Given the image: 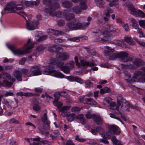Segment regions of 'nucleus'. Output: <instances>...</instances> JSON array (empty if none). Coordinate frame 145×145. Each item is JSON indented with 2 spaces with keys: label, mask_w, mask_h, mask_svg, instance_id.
Listing matches in <instances>:
<instances>
[{
  "label": "nucleus",
  "mask_w": 145,
  "mask_h": 145,
  "mask_svg": "<svg viewBox=\"0 0 145 145\" xmlns=\"http://www.w3.org/2000/svg\"><path fill=\"white\" fill-rule=\"evenodd\" d=\"M23 6L22 4H16L15 9L17 10H21L23 8Z\"/></svg>",
  "instance_id": "48"
},
{
  "label": "nucleus",
  "mask_w": 145,
  "mask_h": 145,
  "mask_svg": "<svg viewBox=\"0 0 145 145\" xmlns=\"http://www.w3.org/2000/svg\"><path fill=\"white\" fill-rule=\"evenodd\" d=\"M130 20L132 24V26L134 28L137 29L139 28L137 22L135 19L132 18H131Z\"/></svg>",
  "instance_id": "28"
},
{
  "label": "nucleus",
  "mask_w": 145,
  "mask_h": 145,
  "mask_svg": "<svg viewBox=\"0 0 145 145\" xmlns=\"http://www.w3.org/2000/svg\"><path fill=\"white\" fill-rule=\"evenodd\" d=\"M33 109L36 111H38L40 110L41 107L40 106L37 104H35L33 106Z\"/></svg>",
  "instance_id": "49"
},
{
  "label": "nucleus",
  "mask_w": 145,
  "mask_h": 145,
  "mask_svg": "<svg viewBox=\"0 0 145 145\" xmlns=\"http://www.w3.org/2000/svg\"><path fill=\"white\" fill-rule=\"evenodd\" d=\"M81 110V108L78 107H74L71 109V111L72 112H76L79 111Z\"/></svg>",
  "instance_id": "47"
},
{
  "label": "nucleus",
  "mask_w": 145,
  "mask_h": 145,
  "mask_svg": "<svg viewBox=\"0 0 145 145\" xmlns=\"http://www.w3.org/2000/svg\"><path fill=\"white\" fill-rule=\"evenodd\" d=\"M63 6L65 8H69L72 6L71 2L68 1H65L62 3Z\"/></svg>",
  "instance_id": "35"
},
{
  "label": "nucleus",
  "mask_w": 145,
  "mask_h": 145,
  "mask_svg": "<svg viewBox=\"0 0 145 145\" xmlns=\"http://www.w3.org/2000/svg\"><path fill=\"white\" fill-rule=\"evenodd\" d=\"M67 120L69 122H72L76 118V116L73 113L70 114L67 116Z\"/></svg>",
  "instance_id": "32"
},
{
  "label": "nucleus",
  "mask_w": 145,
  "mask_h": 145,
  "mask_svg": "<svg viewBox=\"0 0 145 145\" xmlns=\"http://www.w3.org/2000/svg\"><path fill=\"white\" fill-rule=\"evenodd\" d=\"M105 27L108 30L111 32H118L120 31V29L118 28H116L115 26L113 24H106L105 26Z\"/></svg>",
  "instance_id": "17"
},
{
  "label": "nucleus",
  "mask_w": 145,
  "mask_h": 145,
  "mask_svg": "<svg viewBox=\"0 0 145 145\" xmlns=\"http://www.w3.org/2000/svg\"><path fill=\"white\" fill-rule=\"evenodd\" d=\"M93 119L97 124H101L103 120L101 117L99 115H93Z\"/></svg>",
  "instance_id": "20"
},
{
  "label": "nucleus",
  "mask_w": 145,
  "mask_h": 145,
  "mask_svg": "<svg viewBox=\"0 0 145 145\" xmlns=\"http://www.w3.org/2000/svg\"><path fill=\"white\" fill-rule=\"evenodd\" d=\"M64 34V32L61 31L54 30V35L58 36L59 35H63Z\"/></svg>",
  "instance_id": "46"
},
{
  "label": "nucleus",
  "mask_w": 145,
  "mask_h": 145,
  "mask_svg": "<svg viewBox=\"0 0 145 145\" xmlns=\"http://www.w3.org/2000/svg\"><path fill=\"white\" fill-rule=\"evenodd\" d=\"M126 5L128 10L130 11L131 14L137 17L142 18L145 17V13L142 10L134 8L131 2H126Z\"/></svg>",
  "instance_id": "6"
},
{
  "label": "nucleus",
  "mask_w": 145,
  "mask_h": 145,
  "mask_svg": "<svg viewBox=\"0 0 145 145\" xmlns=\"http://www.w3.org/2000/svg\"><path fill=\"white\" fill-rule=\"evenodd\" d=\"M87 0H72L74 3H77L80 1V7L78 6L74 7L73 8V10L76 14H80L81 12V10H86L87 8V6L86 4V2Z\"/></svg>",
  "instance_id": "8"
},
{
  "label": "nucleus",
  "mask_w": 145,
  "mask_h": 145,
  "mask_svg": "<svg viewBox=\"0 0 145 145\" xmlns=\"http://www.w3.org/2000/svg\"><path fill=\"white\" fill-rule=\"evenodd\" d=\"M47 36L46 35H43L40 37L38 39V41H42L46 39L47 38Z\"/></svg>",
  "instance_id": "58"
},
{
  "label": "nucleus",
  "mask_w": 145,
  "mask_h": 145,
  "mask_svg": "<svg viewBox=\"0 0 145 145\" xmlns=\"http://www.w3.org/2000/svg\"><path fill=\"white\" fill-rule=\"evenodd\" d=\"M61 106L59 108H58L59 109V110L60 111L62 112H65L67 111L68 110H69L71 108V106H65L61 107Z\"/></svg>",
  "instance_id": "38"
},
{
  "label": "nucleus",
  "mask_w": 145,
  "mask_h": 145,
  "mask_svg": "<svg viewBox=\"0 0 145 145\" xmlns=\"http://www.w3.org/2000/svg\"><path fill=\"white\" fill-rule=\"evenodd\" d=\"M54 133L55 135L53 136L52 134H51L50 136L52 138H55L57 137V136H59L60 135V133L57 131H55L54 132Z\"/></svg>",
  "instance_id": "55"
},
{
  "label": "nucleus",
  "mask_w": 145,
  "mask_h": 145,
  "mask_svg": "<svg viewBox=\"0 0 145 145\" xmlns=\"http://www.w3.org/2000/svg\"><path fill=\"white\" fill-rule=\"evenodd\" d=\"M13 76L16 78L19 81H22V74L20 71H15L13 74Z\"/></svg>",
  "instance_id": "21"
},
{
  "label": "nucleus",
  "mask_w": 145,
  "mask_h": 145,
  "mask_svg": "<svg viewBox=\"0 0 145 145\" xmlns=\"http://www.w3.org/2000/svg\"><path fill=\"white\" fill-rule=\"evenodd\" d=\"M43 3L44 4L50 7L53 6L51 0H44L43 1Z\"/></svg>",
  "instance_id": "42"
},
{
  "label": "nucleus",
  "mask_w": 145,
  "mask_h": 145,
  "mask_svg": "<svg viewBox=\"0 0 145 145\" xmlns=\"http://www.w3.org/2000/svg\"><path fill=\"white\" fill-rule=\"evenodd\" d=\"M76 118L80 120V123L83 125H85L86 121L84 117V115L82 114H80L76 116Z\"/></svg>",
  "instance_id": "23"
},
{
  "label": "nucleus",
  "mask_w": 145,
  "mask_h": 145,
  "mask_svg": "<svg viewBox=\"0 0 145 145\" xmlns=\"http://www.w3.org/2000/svg\"><path fill=\"white\" fill-rule=\"evenodd\" d=\"M118 105H116V103L113 102L110 103V108L112 110H117L121 105V102L120 100L121 99L118 98Z\"/></svg>",
  "instance_id": "19"
},
{
  "label": "nucleus",
  "mask_w": 145,
  "mask_h": 145,
  "mask_svg": "<svg viewBox=\"0 0 145 145\" xmlns=\"http://www.w3.org/2000/svg\"><path fill=\"white\" fill-rule=\"evenodd\" d=\"M128 54L125 52H122L120 53H115L113 54L110 57V59L111 60H115L117 58H119L121 61L124 62H127L126 64H121V67L123 69H127L128 68H132L133 67H131L130 65L129 64V62L132 61V59L131 57H127Z\"/></svg>",
  "instance_id": "2"
},
{
  "label": "nucleus",
  "mask_w": 145,
  "mask_h": 145,
  "mask_svg": "<svg viewBox=\"0 0 145 145\" xmlns=\"http://www.w3.org/2000/svg\"><path fill=\"white\" fill-rule=\"evenodd\" d=\"M124 41L126 42L129 45H132L133 44V39L131 37L126 36L124 37Z\"/></svg>",
  "instance_id": "30"
},
{
  "label": "nucleus",
  "mask_w": 145,
  "mask_h": 145,
  "mask_svg": "<svg viewBox=\"0 0 145 145\" xmlns=\"http://www.w3.org/2000/svg\"><path fill=\"white\" fill-rule=\"evenodd\" d=\"M74 59L75 61L76 65L79 67H80L81 66L83 67H85L86 66L93 67L96 65V64L94 61L89 62L85 61L83 60H80V64L78 63V57L76 56L75 57Z\"/></svg>",
  "instance_id": "10"
},
{
  "label": "nucleus",
  "mask_w": 145,
  "mask_h": 145,
  "mask_svg": "<svg viewBox=\"0 0 145 145\" xmlns=\"http://www.w3.org/2000/svg\"><path fill=\"white\" fill-rule=\"evenodd\" d=\"M61 95L60 93H56L54 94V97L55 99L54 101L53 102V104L57 106L58 108H59L63 106V103H62L58 102L59 99Z\"/></svg>",
  "instance_id": "15"
},
{
  "label": "nucleus",
  "mask_w": 145,
  "mask_h": 145,
  "mask_svg": "<svg viewBox=\"0 0 145 145\" xmlns=\"http://www.w3.org/2000/svg\"><path fill=\"white\" fill-rule=\"evenodd\" d=\"M54 16H56L57 17L59 18H62L63 16H65V12L64 13H63V12L60 11H58L56 12H55L54 11Z\"/></svg>",
  "instance_id": "36"
},
{
  "label": "nucleus",
  "mask_w": 145,
  "mask_h": 145,
  "mask_svg": "<svg viewBox=\"0 0 145 145\" xmlns=\"http://www.w3.org/2000/svg\"><path fill=\"white\" fill-rule=\"evenodd\" d=\"M26 60V59L25 57H23L19 61V63L20 65H24L25 63V62Z\"/></svg>",
  "instance_id": "60"
},
{
  "label": "nucleus",
  "mask_w": 145,
  "mask_h": 145,
  "mask_svg": "<svg viewBox=\"0 0 145 145\" xmlns=\"http://www.w3.org/2000/svg\"><path fill=\"white\" fill-rule=\"evenodd\" d=\"M119 0H112V1L109 3V6L112 7L113 6H115V7H118V4L116 2L118 1Z\"/></svg>",
  "instance_id": "39"
},
{
  "label": "nucleus",
  "mask_w": 145,
  "mask_h": 145,
  "mask_svg": "<svg viewBox=\"0 0 145 145\" xmlns=\"http://www.w3.org/2000/svg\"><path fill=\"white\" fill-rule=\"evenodd\" d=\"M17 13L24 17L26 20V27L28 30H33L38 28L37 25L39 24V22L38 21H35L32 18L31 16L27 15L24 12L19 11Z\"/></svg>",
  "instance_id": "3"
},
{
  "label": "nucleus",
  "mask_w": 145,
  "mask_h": 145,
  "mask_svg": "<svg viewBox=\"0 0 145 145\" xmlns=\"http://www.w3.org/2000/svg\"><path fill=\"white\" fill-rule=\"evenodd\" d=\"M111 140L115 145H123L121 143L120 141L117 140L116 137L114 136L112 137Z\"/></svg>",
  "instance_id": "34"
},
{
  "label": "nucleus",
  "mask_w": 145,
  "mask_h": 145,
  "mask_svg": "<svg viewBox=\"0 0 145 145\" xmlns=\"http://www.w3.org/2000/svg\"><path fill=\"white\" fill-rule=\"evenodd\" d=\"M110 131L106 133L105 134H103L104 138H106L109 139L110 137Z\"/></svg>",
  "instance_id": "53"
},
{
  "label": "nucleus",
  "mask_w": 145,
  "mask_h": 145,
  "mask_svg": "<svg viewBox=\"0 0 145 145\" xmlns=\"http://www.w3.org/2000/svg\"><path fill=\"white\" fill-rule=\"evenodd\" d=\"M1 76L4 79L10 80L12 79L10 75L8 73L2 72L1 74Z\"/></svg>",
  "instance_id": "33"
},
{
  "label": "nucleus",
  "mask_w": 145,
  "mask_h": 145,
  "mask_svg": "<svg viewBox=\"0 0 145 145\" xmlns=\"http://www.w3.org/2000/svg\"><path fill=\"white\" fill-rule=\"evenodd\" d=\"M102 36L97 37L96 41L98 42L110 40L112 38L113 35L105 27L101 31Z\"/></svg>",
  "instance_id": "7"
},
{
  "label": "nucleus",
  "mask_w": 145,
  "mask_h": 145,
  "mask_svg": "<svg viewBox=\"0 0 145 145\" xmlns=\"http://www.w3.org/2000/svg\"><path fill=\"white\" fill-rule=\"evenodd\" d=\"M64 64L63 62L59 63L56 61L55 59L51 58L50 62L48 63V68L44 70V74L51 75L58 78H63L64 75L61 73L52 69L54 68L55 65H57L60 67L61 71L67 74L69 72L70 69L74 67V61H71L67 63L65 66H63Z\"/></svg>",
  "instance_id": "1"
},
{
  "label": "nucleus",
  "mask_w": 145,
  "mask_h": 145,
  "mask_svg": "<svg viewBox=\"0 0 145 145\" xmlns=\"http://www.w3.org/2000/svg\"><path fill=\"white\" fill-rule=\"evenodd\" d=\"M137 33L139 34V37L142 38L145 37V34L143 33L142 29L140 28H138L137 29Z\"/></svg>",
  "instance_id": "37"
},
{
  "label": "nucleus",
  "mask_w": 145,
  "mask_h": 145,
  "mask_svg": "<svg viewBox=\"0 0 145 145\" xmlns=\"http://www.w3.org/2000/svg\"><path fill=\"white\" fill-rule=\"evenodd\" d=\"M134 65L137 66H139L145 65L144 61L140 59H136L134 62Z\"/></svg>",
  "instance_id": "29"
},
{
  "label": "nucleus",
  "mask_w": 145,
  "mask_h": 145,
  "mask_svg": "<svg viewBox=\"0 0 145 145\" xmlns=\"http://www.w3.org/2000/svg\"><path fill=\"white\" fill-rule=\"evenodd\" d=\"M11 81V82H9L7 80H5L3 83V85L4 86H7L8 87H11L13 84V82H14L16 80L15 78L12 77V79L10 80Z\"/></svg>",
  "instance_id": "22"
},
{
  "label": "nucleus",
  "mask_w": 145,
  "mask_h": 145,
  "mask_svg": "<svg viewBox=\"0 0 145 145\" xmlns=\"http://www.w3.org/2000/svg\"><path fill=\"white\" fill-rule=\"evenodd\" d=\"M97 6L100 8L105 7V2L103 0H95Z\"/></svg>",
  "instance_id": "25"
},
{
  "label": "nucleus",
  "mask_w": 145,
  "mask_h": 145,
  "mask_svg": "<svg viewBox=\"0 0 145 145\" xmlns=\"http://www.w3.org/2000/svg\"><path fill=\"white\" fill-rule=\"evenodd\" d=\"M138 22L140 26L144 29L145 27V20H139Z\"/></svg>",
  "instance_id": "45"
},
{
  "label": "nucleus",
  "mask_w": 145,
  "mask_h": 145,
  "mask_svg": "<svg viewBox=\"0 0 145 145\" xmlns=\"http://www.w3.org/2000/svg\"><path fill=\"white\" fill-rule=\"evenodd\" d=\"M92 32L93 33L97 34V37H99L100 36H102L101 31L99 29L94 30L92 31Z\"/></svg>",
  "instance_id": "40"
},
{
  "label": "nucleus",
  "mask_w": 145,
  "mask_h": 145,
  "mask_svg": "<svg viewBox=\"0 0 145 145\" xmlns=\"http://www.w3.org/2000/svg\"><path fill=\"white\" fill-rule=\"evenodd\" d=\"M9 123L10 124L14 123L15 124H17L19 123V122L18 120L15 118H12L10 120Z\"/></svg>",
  "instance_id": "54"
},
{
  "label": "nucleus",
  "mask_w": 145,
  "mask_h": 145,
  "mask_svg": "<svg viewBox=\"0 0 145 145\" xmlns=\"http://www.w3.org/2000/svg\"><path fill=\"white\" fill-rule=\"evenodd\" d=\"M75 139L79 142H84L86 140V139L80 138L78 136H76L75 138Z\"/></svg>",
  "instance_id": "52"
},
{
  "label": "nucleus",
  "mask_w": 145,
  "mask_h": 145,
  "mask_svg": "<svg viewBox=\"0 0 145 145\" xmlns=\"http://www.w3.org/2000/svg\"><path fill=\"white\" fill-rule=\"evenodd\" d=\"M42 121L44 123L47 124L48 127L49 126L50 122L47 119V115L46 113H44V114L43 117L42 118Z\"/></svg>",
  "instance_id": "31"
},
{
  "label": "nucleus",
  "mask_w": 145,
  "mask_h": 145,
  "mask_svg": "<svg viewBox=\"0 0 145 145\" xmlns=\"http://www.w3.org/2000/svg\"><path fill=\"white\" fill-rule=\"evenodd\" d=\"M84 104L88 105H96L97 104L96 102L94 100L91 98H85V101H84Z\"/></svg>",
  "instance_id": "24"
},
{
  "label": "nucleus",
  "mask_w": 145,
  "mask_h": 145,
  "mask_svg": "<svg viewBox=\"0 0 145 145\" xmlns=\"http://www.w3.org/2000/svg\"><path fill=\"white\" fill-rule=\"evenodd\" d=\"M75 81L80 84H83L84 83L83 80L77 77H76Z\"/></svg>",
  "instance_id": "64"
},
{
  "label": "nucleus",
  "mask_w": 145,
  "mask_h": 145,
  "mask_svg": "<svg viewBox=\"0 0 145 145\" xmlns=\"http://www.w3.org/2000/svg\"><path fill=\"white\" fill-rule=\"evenodd\" d=\"M86 86L88 88H90L93 86V84L92 82L89 80H88L85 83Z\"/></svg>",
  "instance_id": "50"
},
{
  "label": "nucleus",
  "mask_w": 145,
  "mask_h": 145,
  "mask_svg": "<svg viewBox=\"0 0 145 145\" xmlns=\"http://www.w3.org/2000/svg\"><path fill=\"white\" fill-rule=\"evenodd\" d=\"M110 117H111L112 118H115L116 119L120 121L123 124V122L121 121V120L118 117H117L115 116V115L114 114H113L112 113H110Z\"/></svg>",
  "instance_id": "56"
},
{
  "label": "nucleus",
  "mask_w": 145,
  "mask_h": 145,
  "mask_svg": "<svg viewBox=\"0 0 145 145\" xmlns=\"http://www.w3.org/2000/svg\"><path fill=\"white\" fill-rule=\"evenodd\" d=\"M70 56L69 54L67 52L63 53H57L56 55V61L58 62H61L60 60L65 61L68 59Z\"/></svg>",
  "instance_id": "11"
},
{
  "label": "nucleus",
  "mask_w": 145,
  "mask_h": 145,
  "mask_svg": "<svg viewBox=\"0 0 145 145\" xmlns=\"http://www.w3.org/2000/svg\"><path fill=\"white\" fill-rule=\"evenodd\" d=\"M124 105L125 107H124V110L127 111H129V108L131 107L132 106L128 102H126L125 103Z\"/></svg>",
  "instance_id": "43"
},
{
  "label": "nucleus",
  "mask_w": 145,
  "mask_h": 145,
  "mask_svg": "<svg viewBox=\"0 0 145 145\" xmlns=\"http://www.w3.org/2000/svg\"><path fill=\"white\" fill-rule=\"evenodd\" d=\"M112 132V134L116 135L119 134L120 132V129L116 125H112L110 127V131Z\"/></svg>",
  "instance_id": "18"
},
{
  "label": "nucleus",
  "mask_w": 145,
  "mask_h": 145,
  "mask_svg": "<svg viewBox=\"0 0 145 145\" xmlns=\"http://www.w3.org/2000/svg\"><path fill=\"white\" fill-rule=\"evenodd\" d=\"M121 25L126 31H128L129 30V27L127 24H123Z\"/></svg>",
  "instance_id": "61"
},
{
  "label": "nucleus",
  "mask_w": 145,
  "mask_h": 145,
  "mask_svg": "<svg viewBox=\"0 0 145 145\" xmlns=\"http://www.w3.org/2000/svg\"><path fill=\"white\" fill-rule=\"evenodd\" d=\"M65 19L68 21H71L72 20L74 17V15L70 14L69 12L67 11L65 12Z\"/></svg>",
  "instance_id": "26"
},
{
  "label": "nucleus",
  "mask_w": 145,
  "mask_h": 145,
  "mask_svg": "<svg viewBox=\"0 0 145 145\" xmlns=\"http://www.w3.org/2000/svg\"><path fill=\"white\" fill-rule=\"evenodd\" d=\"M106 50H105L104 53L105 55L107 56L110 53L113 52L114 51V49L110 48L108 46H106L105 47Z\"/></svg>",
  "instance_id": "27"
},
{
  "label": "nucleus",
  "mask_w": 145,
  "mask_h": 145,
  "mask_svg": "<svg viewBox=\"0 0 145 145\" xmlns=\"http://www.w3.org/2000/svg\"><path fill=\"white\" fill-rule=\"evenodd\" d=\"M16 6V4L15 3H8L7 7L4 8V10L5 13L16 12V11L14 10L15 9Z\"/></svg>",
  "instance_id": "14"
},
{
  "label": "nucleus",
  "mask_w": 145,
  "mask_h": 145,
  "mask_svg": "<svg viewBox=\"0 0 145 145\" xmlns=\"http://www.w3.org/2000/svg\"><path fill=\"white\" fill-rule=\"evenodd\" d=\"M112 100V99L111 98L109 97H106L105 99V101L107 102L108 104H109L110 105V103H113V102H111Z\"/></svg>",
  "instance_id": "62"
},
{
  "label": "nucleus",
  "mask_w": 145,
  "mask_h": 145,
  "mask_svg": "<svg viewBox=\"0 0 145 145\" xmlns=\"http://www.w3.org/2000/svg\"><path fill=\"white\" fill-rule=\"evenodd\" d=\"M50 8H46L44 11L47 13H48L49 14L53 16H54V10L58 9L59 8V4L57 3H56L53 5V6L50 7Z\"/></svg>",
  "instance_id": "13"
},
{
  "label": "nucleus",
  "mask_w": 145,
  "mask_h": 145,
  "mask_svg": "<svg viewBox=\"0 0 145 145\" xmlns=\"http://www.w3.org/2000/svg\"><path fill=\"white\" fill-rule=\"evenodd\" d=\"M25 5L28 7H31L34 5V3L32 1H26L24 2Z\"/></svg>",
  "instance_id": "41"
},
{
  "label": "nucleus",
  "mask_w": 145,
  "mask_h": 145,
  "mask_svg": "<svg viewBox=\"0 0 145 145\" xmlns=\"http://www.w3.org/2000/svg\"><path fill=\"white\" fill-rule=\"evenodd\" d=\"M90 22L82 23L74 19L72 22L68 23L67 26L71 30L84 29L87 27L89 25Z\"/></svg>",
  "instance_id": "5"
},
{
  "label": "nucleus",
  "mask_w": 145,
  "mask_h": 145,
  "mask_svg": "<svg viewBox=\"0 0 145 145\" xmlns=\"http://www.w3.org/2000/svg\"><path fill=\"white\" fill-rule=\"evenodd\" d=\"M18 100L16 99H14V102L10 101L9 102L7 101L6 103V105L10 108H14L18 106Z\"/></svg>",
  "instance_id": "16"
},
{
  "label": "nucleus",
  "mask_w": 145,
  "mask_h": 145,
  "mask_svg": "<svg viewBox=\"0 0 145 145\" xmlns=\"http://www.w3.org/2000/svg\"><path fill=\"white\" fill-rule=\"evenodd\" d=\"M142 70L145 73L140 71H137L135 72L134 76L131 80V82H133L136 81V80L138 78V76H141L140 78L138 79V82H145V67H144L142 68Z\"/></svg>",
  "instance_id": "9"
},
{
  "label": "nucleus",
  "mask_w": 145,
  "mask_h": 145,
  "mask_svg": "<svg viewBox=\"0 0 145 145\" xmlns=\"http://www.w3.org/2000/svg\"><path fill=\"white\" fill-rule=\"evenodd\" d=\"M97 130L100 134L103 135L104 133V130L101 127H97Z\"/></svg>",
  "instance_id": "57"
},
{
  "label": "nucleus",
  "mask_w": 145,
  "mask_h": 145,
  "mask_svg": "<svg viewBox=\"0 0 145 145\" xmlns=\"http://www.w3.org/2000/svg\"><path fill=\"white\" fill-rule=\"evenodd\" d=\"M14 60L13 59H8L7 58H5L3 61L4 63L10 62L12 63L13 62Z\"/></svg>",
  "instance_id": "63"
},
{
  "label": "nucleus",
  "mask_w": 145,
  "mask_h": 145,
  "mask_svg": "<svg viewBox=\"0 0 145 145\" xmlns=\"http://www.w3.org/2000/svg\"><path fill=\"white\" fill-rule=\"evenodd\" d=\"M29 72L31 76H36L42 74V71L40 66L37 65L31 66Z\"/></svg>",
  "instance_id": "12"
},
{
  "label": "nucleus",
  "mask_w": 145,
  "mask_h": 145,
  "mask_svg": "<svg viewBox=\"0 0 145 145\" xmlns=\"http://www.w3.org/2000/svg\"><path fill=\"white\" fill-rule=\"evenodd\" d=\"M24 96L26 97H30L36 95V94L30 92H25L24 93Z\"/></svg>",
  "instance_id": "51"
},
{
  "label": "nucleus",
  "mask_w": 145,
  "mask_h": 145,
  "mask_svg": "<svg viewBox=\"0 0 145 145\" xmlns=\"http://www.w3.org/2000/svg\"><path fill=\"white\" fill-rule=\"evenodd\" d=\"M113 11L112 10H106L104 11V14L107 17L110 16V13H112Z\"/></svg>",
  "instance_id": "44"
},
{
  "label": "nucleus",
  "mask_w": 145,
  "mask_h": 145,
  "mask_svg": "<svg viewBox=\"0 0 145 145\" xmlns=\"http://www.w3.org/2000/svg\"><path fill=\"white\" fill-rule=\"evenodd\" d=\"M34 43L31 42L30 39H29L27 43L25 45L23 48L16 50H12V47L10 48L12 53L15 56H20L26 53H28L30 50L34 47Z\"/></svg>",
  "instance_id": "4"
},
{
  "label": "nucleus",
  "mask_w": 145,
  "mask_h": 145,
  "mask_svg": "<svg viewBox=\"0 0 145 145\" xmlns=\"http://www.w3.org/2000/svg\"><path fill=\"white\" fill-rule=\"evenodd\" d=\"M58 25L59 26H62L65 24V22L63 20H60L57 22Z\"/></svg>",
  "instance_id": "59"
}]
</instances>
